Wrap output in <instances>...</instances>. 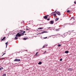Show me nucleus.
Returning a JSON list of instances; mask_svg holds the SVG:
<instances>
[{
    "label": "nucleus",
    "mask_w": 76,
    "mask_h": 76,
    "mask_svg": "<svg viewBox=\"0 0 76 76\" xmlns=\"http://www.w3.org/2000/svg\"><path fill=\"white\" fill-rule=\"evenodd\" d=\"M22 35L20 34L19 33H18L16 35V36L18 37H20V36H22Z\"/></svg>",
    "instance_id": "f257e3e1"
},
{
    "label": "nucleus",
    "mask_w": 76,
    "mask_h": 76,
    "mask_svg": "<svg viewBox=\"0 0 76 76\" xmlns=\"http://www.w3.org/2000/svg\"><path fill=\"white\" fill-rule=\"evenodd\" d=\"M20 60L19 59H15L14 60V61H20Z\"/></svg>",
    "instance_id": "f03ea898"
},
{
    "label": "nucleus",
    "mask_w": 76,
    "mask_h": 76,
    "mask_svg": "<svg viewBox=\"0 0 76 76\" xmlns=\"http://www.w3.org/2000/svg\"><path fill=\"white\" fill-rule=\"evenodd\" d=\"M66 35V33H64L63 35H62V36L63 37H65Z\"/></svg>",
    "instance_id": "7ed1b4c3"
},
{
    "label": "nucleus",
    "mask_w": 76,
    "mask_h": 76,
    "mask_svg": "<svg viewBox=\"0 0 76 76\" xmlns=\"http://www.w3.org/2000/svg\"><path fill=\"white\" fill-rule=\"evenodd\" d=\"M56 13L57 15H61V14L60 13V12H56Z\"/></svg>",
    "instance_id": "20e7f679"
},
{
    "label": "nucleus",
    "mask_w": 76,
    "mask_h": 76,
    "mask_svg": "<svg viewBox=\"0 0 76 76\" xmlns=\"http://www.w3.org/2000/svg\"><path fill=\"white\" fill-rule=\"evenodd\" d=\"M68 70L69 71H72V70H73V69L72 68H68Z\"/></svg>",
    "instance_id": "39448f33"
},
{
    "label": "nucleus",
    "mask_w": 76,
    "mask_h": 76,
    "mask_svg": "<svg viewBox=\"0 0 76 76\" xmlns=\"http://www.w3.org/2000/svg\"><path fill=\"white\" fill-rule=\"evenodd\" d=\"M48 32L47 31H43V32H42V34H43L44 33H47Z\"/></svg>",
    "instance_id": "423d86ee"
},
{
    "label": "nucleus",
    "mask_w": 76,
    "mask_h": 76,
    "mask_svg": "<svg viewBox=\"0 0 76 76\" xmlns=\"http://www.w3.org/2000/svg\"><path fill=\"white\" fill-rule=\"evenodd\" d=\"M47 18H48L47 16V15H45L44 17V19H47Z\"/></svg>",
    "instance_id": "0eeeda50"
},
{
    "label": "nucleus",
    "mask_w": 76,
    "mask_h": 76,
    "mask_svg": "<svg viewBox=\"0 0 76 76\" xmlns=\"http://www.w3.org/2000/svg\"><path fill=\"white\" fill-rule=\"evenodd\" d=\"M5 38H6V37H4L3 38V39H2L1 40L2 41H3V40H4L5 39Z\"/></svg>",
    "instance_id": "6e6552de"
},
{
    "label": "nucleus",
    "mask_w": 76,
    "mask_h": 76,
    "mask_svg": "<svg viewBox=\"0 0 76 76\" xmlns=\"http://www.w3.org/2000/svg\"><path fill=\"white\" fill-rule=\"evenodd\" d=\"M59 19L58 18H57L55 19V21H57Z\"/></svg>",
    "instance_id": "1a4fd4ad"
},
{
    "label": "nucleus",
    "mask_w": 76,
    "mask_h": 76,
    "mask_svg": "<svg viewBox=\"0 0 76 76\" xmlns=\"http://www.w3.org/2000/svg\"><path fill=\"white\" fill-rule=\"evenodd\" d=\"M50 23L51 24H53V23H54V22H53V21H51Z\"/></svg>",
    "instance_id": "9d476101"
},
{
    "label": "nucleus",
    "mask_w": 76,
    "mask_h": 76,
    "mask_svg": "<svg viewBox=\"0 0 76 76\" xmlns=\"http://www.w3.org/2000/svg\"><path fill=\"white\" fill-rule=\"evenodd\" d=\"M65 53H66V54H67L68 53H69V51H66L65 52Z\"/></svg>",
    "instance_id": "9b49d317"
},
{
    "label": "nucleus",
    "mask_w": 76,
    "mask_h": 76,
    "mask_svg": "<svg viewBox=\"0 0 76 76\" xmlns=\"http://www.w3.org/2000/svg\"><path fill=\"white\" fill-rule=\"evenodd\" d=\"M16 36L15 37V39H18V38H17V37H18V36Z\"/></svg>",
    "instance_id": "f8f14e48"
},
{
    "label": "nucleus",
    "mask_w": 76,
    "mask_h": 76,
    "mask_svg": "<svg viewBox=\"0 0 76 76\" xmlns=\"http://www.w3.org/2000/svg\"><path fill=\"white\" fill-rule=\"evenodd\" d=\"M56 31H59V29H55Z\"/></svg>",
    "instance_id": "ddd939ff"
},
{
    "label": "nucleus",
    "mask_w": 76,
    "mask_h": 76,
    "mask_svg": "<svg viewBox=\"0 0 76 76\" xmlns=\"http://www.w3.org/2000/svg\"><path fill=\"white\" fill-rule=\"evenodd\" d=\"M48 45H45V46H43V48H45V47H47V46H48Z\"/></svg>",
    "instance_id": "4468645a"
},
{
    "label": "nucleus",
    "mask_w": 76,
    "mask_h": 76,
    "mask_svg": "<svg viewBox=\"0 0 76 76\" xmlns=\"http://www.w3.org/2000/svg\"><path fill=\"white\" fill-rule=\"evenodd\" d=\"M38 64H42V62H40L38 63Z\"/></svg>",
    "instance_id": "2eb2a0df"
},
{
    "label": "nucleus",
    "mask_w": 76,
    "mask_h": 76,
    "mask_svg": "<svg viewBox=\"0 0 76 76\" xmlns=\"http://www.w3.org/2000/svg\"><path fill=\"white\" fill-rule=\"evenodd\" d=\"M8 44V42H7L5 43V44L6 45V47H7V45H8V44Z\"/></svg>",
    "instance_id": "dca6fc26"
},
{
    "label": "nucleus",
    "mask_w": 76,
    "mask_h": 76,
    "mask_svg": "<svg viewBox=\"0 0 76 76\" xmlns=\"http://www.w3.org/2000/svg\"><path fill=\"white\" fill-rule=\"evenodd\" d=\"M38 52H37L36 53V54H35V56H38V55H37V54H38Z\"/></svg>",
    "instance_id": "f3484780"
},
{
    "label": "nucleus",
    "mask_w": 76,
    "mask_h": 76,
    "mask_svg": "<svg viewBox=\"0 0 76 76\" xmlns=\"http://www.w3.org/2000/svg\"><path fill=\"white\" fill-rule=\"evenodd\" d=\"M43 29V28H38V29Z\"/></svg>",
    "instance_id": "a211bd4d"
},
{
    "label": "nucleus",
    "mask_w": 76,
    "mask_h": 76,
    "mask_svg": "<svg viewBox=\"0 0 76 76\" xmlns=\"http://www.w3.org/2000/svg\"><path fill=\"white\" fill-rule=\"evenodd\" d=\"M4 58H2L0 59V60H4Z\"/></svg>",
    "instance_id": "6ab92c4d"
},
{
    "label": "nucleus",
    "mask_w": 76,
    "mask_h": 76,
    "mask_svg": "<svg viewBox=\"0 0 76 76\" xmlns=\"http://www.w3.org/2000/svg\"><path fill=\"white\" fill-rule=\"evenodd\" d=\"M23 39H24V40H26V39H27V38H24Z\"/></svg>",
    "instance_id": "aec40b11"
},
{
    "label": "nucleus",
    "mask_w": 76,
    "mask_h": 76,
    "mask_svg": "<svg viewBox=\"0 0 76 76\" xmlns=\"http://www.w3.org/2000/svg\"><path fill=\"white\" fill-rule=\"evenodd\" d=\"M21 35L22 36V35H24V34L23 33H21Z\"/></svg>",
    "instance_id": "412c9836"
},
{
    "label": "nucleus",
    "mask_w": 76,
    "mask_h": 76,
    "mask_svg": "<svg viewBox=\"0 0 76 76\" xmlns=\"http://www.w3.org/2000/svg\"><path fill=\"white\" fill-rule=\"evenodd\" d=\"M67 12H68V13H69V12H70V11H69V10H68L67 11Z\"/></svg>",
    "instance_id": "4be33fe9"
},
{
    "label": "nucleus",
    "mask_w": 76,
    "mask_h": 76,
    "mask_svg": "<svg viewBox=\"0 0 76 76\" xmlns=\"http://www.w3.org/2000/svg\"><path fill=\"white\" fill-rule=\"evenodd\" d=\"M3 76H6V74H4L3 75Z\"/></svg>",
    "instance_id": "5701e85b"
},
{
    "label": "nucleus",
    "mask_w": 76,
    "mask_h": 76,
    "mask_svg": "<svg viewBox=\"0 0 76 76\" xmlns=\"http://www.w3.org/2000/svg\"><path fill=\"white\" fill-rule=\"evenodd\" d=\"M53 15L55 16H56V14H54Z\"/></svg>",
    "instance_id": "b1692460"
},
{
    "label": "nucleus",
    "mask_w": 76,
    "mask_h": 76,
    "mask_svg": "<svg viewBox=\"0 0 76 76\" xmlns=\"http://www.w3.org/2000/svg\"><path fill=\"white\" fill-rule=\"evenodd\" d=\"M44 39H46V38H47V37H45L43 38Z\"/></svg>",
    "instance_id": "393cba45"
},
{
    "label": "nucleus",
    "mask_w": 76,
    "mask_h": 76,
    "mask_svg": "<svg viewBox=\"0 0 76 76\" xmlns=\"http://www.w3.org/2000/svg\"><path fill=\"white\" fill-rule=\"evenodd\" d=\"M58 47H60V46H61V45L60 44L58 45Z\"/></svg>",
    "instance_id": "a878e982"
},
{
    "label": "nucleus",
    "mask_w": 76,
    "mask_h": 76,
    "mask_svg": "<svg viewBox=\"0 0 76 76\" xmlns=\"http://www.w3.org/2000/svg\"><path fill=\"white\" fill-rule=\"evenodd\" d=\"M62 58L60 59V61H62Z\"/></svg>",
    "instance_id": "bb28decb"
},
{
    "label": "nucleus",
    "mask_w": 76,
    "mask_h": 76,
    "mask_svg": "<svg viewBox=\"0 0 76 76\" xmlns=\"http://www.w3.org/2000/svg\"><path fill=\"white\" fill-rule=\"evenodd\" d=\"M1 69H3V67H1Z\"/></svg>",
    "instance_id": "cd10ccee"
},
{
    "label": "nucleus",
    "mask_w": 76,
    "mask_h": 76,
    "mask_svg": "<svg viewBox=\"0 0 76 76\" xmlns=\"http://www.w3.org/2000/svg\"><path fill=\"white\" fill-rule=\"evenodd\" d=\"M6 53H4L2 56H3L4 55V54H5Z\"/></svg>",
    "instance_id": "c85d7f7f"
},
{
    "label": "nucleus",
    "mask_w": 76,
    "mask_h": 76,
    "mask_svg": "<svg viewBox=\"0 0 76 76\" xmlns=\"http://www.w3.org/2000/svg\"><path fill=\"white\" fill-rule=\"evenodd\" d=\"M74 3L75 4H76V1H74Z\"/></svg>",
    "instance_id": "c756f323"
},
{
    "label": "nucleus",
    "mask_w": 76,
    "mask_h": 76,
    "mask_svg": "<svg viewBox=\"0 0 76 76\" xmlns=\"http://www.w3.org/2000/svg\"><path fill=\"white\" fill-rule=\"evenodd\" d=\"M48 20H50V18H48L47 19Z\"/></svg>",
    "instance_id": "7c9ffc66"
},
{
    "label": "nucleus",
    "mask_w": 76,
    "mask_h": 76,
    "mask_svg": "<svg viewBox=\"0 0 76 76\" xmlns=\"http://www.w3.org/2000/svg\"><path fill=\"white\" fill-rule=\"evenodd\" d=\"M72 19H74V20H75V18H73V17H72Z\"/></svg>",
    "instance_id": "2f4dec72"
},
{
    "label": "nucleus",
    "mask_w": 76,
    "mask_h": 76,
    "mask_svg": "<svg viewBox=\"0 0 76 76\" xmlns=\"http://www.w3.org/2000/svg\"><path fill=\"white\" fill-rule=\"evenodd\" d=\"M29 29V28H26V30H28Z\"/></svg>",
    "instance_id": "473e14b6"
},
{
    "label": "nucleus",
    "mask_w": 76,
    "mask_h": 76,
    "mask_svg": "<svg viewBox=\"0 0 76 76\" xmlns=\"http://www.w3.org/2000/svg\"><path fill=\"white\" fill-rule=\"evenodd\" d=\"M23 33H25V31H23Z\"/></svg>",
    "instance_id": "72a5a7b5"
},
{
    "label": "nucleus",
    "mask_w": 76,
    "mask_h": 76,
    "mask_svg": "<svg viewBox=\"0 0 76 76\" xmlns=\"http://www.w3.org/2000/svg\"><path fill=\"white\" fill-rule=\"evenodd\" d=\"M45 53H46V51H45V52L44 53H43V54H45Z\"/></svg>",
    "instance_id": "f704fd0d"
},
{
    "label": "nucleus",
    "mask_w": 76,
    "mask_h": 76,
    "mask_svg": "<svg viewBox=\"0 0 76 76\" xmlns=\"http://www.w3.org/2000/svg\"><path fill=\"white\" fill-rule=\"evenodd\" d=\"M38 34H42V33H39Z\"/></svg>",
    "instance_id": "c9c22d12"
},
{
    "label": "nucleus",
    "mask_w": 76,
    "mask_h": 76,
    "mask_svg": "<svg viewBox=\"0 0 76 76\" xmlns=\"http://www.w3.org/2000/svg\"><path fill=\"white\" fill-rule=\"evenodd\" d=\"M1 68H0V71H1Z\"/></svg>",
    "instance_id": "e433bc0d"
},
{
    "label": "nucleus",
    "mask_w": 76,
    "mask_h": 76,
    "mask_svg": "<svg viewBox=\"0 0 76 76\" xmlns=\"http://www.w3.org/2000/svg\"><path fill=\"white\" fill-rule=\"evenodd\" d=\"M51 27H49L48 28H50Z\"/></svg>",
    "instance_id": "4c0bfd02"
},
{
    "label": "nucleus",
    "mask_w": 76,
    "mask_h": 76,
    "mask_svg": "<svg viewBox=\"0 0 76 76\" xmlns=\"http://www.w3.org/2000/svg\"><path fill=\"white\" fill-rule=\"evenodd\" d=\"M47 16H49V15H47Z\"/></svg>",
    "instance_id": "58836bf2"
},
{
    "label": "nucleus",
    "mask_w": 76,
    "mask_h": 76,
    "mask_svg": "<svg viewBox=\"0 0 76 76\" xmlns=\"http://www.w3.org/2000/svg\"><path fill=\"white\" fill-rule=\"evenodd\" d=\"M55 12H56V11H55Z\"/></svg>",
    "instance_id": "ea45409f"
}]
</instances>
